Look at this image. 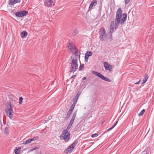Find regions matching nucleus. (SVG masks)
<instances>
[{
    "label": "nucleus",
    "mask_w": 154,
    "mask_h": 154,
    "mask_svg": "<svg viewBox=\"0 0 154 154\" xmlns=\"http://www.w3.org/2000/svg\"><path fill=\"white\" fill-rule=\"evenodd\" d=\"M122 11L121 8H119L116 13V18L115 20V24L117 26H118L119 24L121 25L123 24L126 21L127 17V14H124L123 15V18H122Z\"/></svg>",
    "instance_id": "nucleus-1"
},
{
    "label": "nucleus",
    "mask_w": 154,
    "mask_h": 154,
    "mask_svg": "<svg viewBox=\"0 0 154 154\" xmlns=\"http://www.w3.org/2000/svg\"><path fill=\"white\" fill-rule=\"evenodd\" d=\"M78 66L77 59H73L71 63V66L69 68L70 69L69 72L71 73L75 72L78 69Z\"/></svg>",
    "instance_id": "nucleus-2"
},
{
    "label": "nucleus",
    "mask_w": 154,
    "mask_h": 154,
    "mask_svg": "<svg viewBox=\"0 0 154 154\" xmlns=\"http://www.w3.org/2000/svg\"><path fill=\"white\" fill-rule=\"evenodd\" d=\"M70 133L67 130H64L60 136V138L64 139L66 142H68L70 139Z\"/></svg>",
    "instance_id": "nucleus-3"
},
{
    "label": "nucleus",
    "mask_w": 154,
    "mask_h": 154,
    "mask_svg": "<svg viewBox=\"0 0 154 154\" xmlns=\"http://www.w3.org/2000/svg\"><path fill=\"white\" fill-rule=\"evenodd\" d=\"M99 34V38L101 41H106L107 40L106 32L103 27L100 29Z\"/></svg>",
    "instance_id": "nucleus-4"
},
{
    "label": "nucleus",
    "mask_w": 154,
    "mask_h": 154,
    "mask_svg": "<svg viewBox=\"0 0 154 154\" xmlns=\"http://www.w3.org/2000/svg\"><path fill=\"white\" fill-rule=\"evenodd\" d=\"M5 112L8 116L11 119L13 116L14 111L13 110V107L11 104L7 107Z\"/></svg>",
    "instance_id": "nucleus-5"
},
{
    "label": "nucleus",
    "mask_w": 154,
    "mask_h": 154,
    "mask_svg": "<svg viewBox=\"0 0 154 154\" xmlns=\"http://www.w3.org/2000/svg\"><path fill=\"white\" fill-rule=\"evenodd\" d=\"M92 73L97 75V76L99 77V78L101 79H102L108 82H110L111 80H110L108 78H106V77L104 76L103 75H102L100 73L98 72H97L95 71H93L92 72Z\"/></svg>",
    "instance_id": "nucleus-6"
},
{
    "label": "nucleus",
    "mask_w": 154,
    "mask_h": 154,
    "mask_svg": "<svg viewBox=\"0 0 154 154\" xmlns=\"http://www.w3.org/2000/svg\"><path fill=\"white\" fill-rule=\"evenodd\" d=\"M28 14V12L27 11L23 10L17 12L15 13V15L17 17H22L26 16Z\"/></svg>",
    "instance_id": "nucleus-7"
},
{
    "label": "nucleus",
    "mask_w": 154,
    "mask_h": 154,
    "mask_svg": "<svg viewBox=\"0 0 154 154\" xmlns=\"http://www.w3.org/2000/svg\"><path fill=\"white\" fill-rule=\"evenodd\" d=\"M104 66L106 70H108L110 72L112 71V66L108 63L107 62H105L103 63Z\"/></svg>",
    "instance_id": "nucleus-8"
},
{
    "label": "nucleus",
    "mask_w": 154,
    "mask_h": 154,
    "mask_svg": "<svg viewBox=\"0 0 154 154\" xmlns=\"http://www.w3.org/2000/svg\"><path fill=\"white\" fill-rule=\"evenodd\" d=\"M53 3L52 0H45L44 1L45 5L47 7L51 6Z\"/></svg>",
    "instance_id": "nucleus-9"
},
{
    "label": "nucleus",
    "mask_w": 154,
    "mask_h": 154,
    "mask_svg": "<svg viewBox=\"0 0 154 154\" xmlns=\"http://www.w3.org/2000/svg\"><path fill=\"white\" fill-rule=\"evenodd\" d=\"M36 138L35 137L28 139L26 141H24L23 142V144H26L27 143H30L31 141H35L36 140Z\"/></svg>",
    "instance_id": "nucleus-10"
},
{
    "label": "nucleus",
    "mask_w": 154,
    "mask_h": 154,
    "mask_svg": "<svg viewBox=\"0 0 154 154\" xmlns=\"http://www.w3.org/2000/svg\"><path fill=\"white\" fill-rule=\"evenodd\" d=\"M20 0H9L8 1V4L9 5H12L15 4L20 3Z\"/></svg>",
    "instance_id": "nucleus-11"
},
{
    "label": "nucleus",
    "mask_w": 154,
    "mask_h": 154,
    "mask_svg": "<svg viewBox=\"0 0 154 154\" xmlns=\"http://www.w3.org/2000/svg\"><path fill=\"white\" fill-rule=\"evenodd\" d=\"M69 49L70 50V51L72 52L74 51V50H76V48L74 47V46L71 44H69L68 46Z\"/></svg>",
    "instance_id": "nucleus-12"
},
{
    "label": "nucleus",
    "mask_w": 154,
    "mask_h": 154,
    "mask_svg": "<svg viewBox=\"0 0 154 154\" xmlns=\"http://www.w3.org/2000/svg\"><path fill=\"white\" fill-rule=\"evenodd\" d=\"M97 4V2L96 1H93L90 4L89 8L91 9L93 7L95 6Z\"/></svg>",
    "instance_id": "nucleus-13"
},
{
    "label": "nucleus",
    "mask_w": 154,
    "mask_h": 154,
    "mask_svg": "<svg viewBox=\"0 0 154 154\" xmlns=\"http://www.w3.org/2000/svg\"><path fill=\"white\" fill-rule=\"evenodd\" d=\"M113 23V24L114 23L113 22H112L111 23V24H110V29L109 30V33L110 34H111V37H112V33L114 30V26H112V23Z\"/></svg>",
    "instance_id": "nucleus-14"
},
{
    "label": "nucleus",
    "mask_w": 154,
    "mask_h": 154,
    "mask_svg": "<svg viewBox=\"0 0 154 154\" xmlns=\"http://www.w3.org/2000/svg\"><path fill=\"white\" fill-rule=\"evenodd\" d=\"M73 150L69 146L64 151V153L65 154H68L69 152H71Z\"/></svg>",
    "instance_id": "nucleus-15"
},
{
    "label": "nucleus",
    "mask_w": 154,
    "mask_h": 154,
    "mask_svg": "<svg viewBox=\"0 0 154 154\" xmlns=\"http://www.w3.org/2000/svg\"><path fill=\"white\" fill-rule=\"evenodd\" d=\"M27 32L25 31H23L21 33L20 35L22 38H24L27 36Z\"/></svg>",
    "instance_id": "nucleus-16"
},
{
    "label": "nucleus",
    "mask_w": 154,
    "mask_h": 154,
    "mask_svg": "<svg viewBox=\"0 0 154 154\" xmlns=\"http://www.w3.org/2000/svg\"><path fill=\"white\" fill-rule=\"evenodd\" d=\"M78 142L76 140L74 141L73 143L70 145L69 146L73 150L74 149V147L75 146L76 144Z\"/></svg>",
    "instance_id": "nucleus-17"
},
{
    "label": "nucleus",
    "mask_w": 154,
    "mask_h": 154,
    "mask_svg": "<svg viewBox=\"0 0 154 154\" xmlns=\"http://www.w3.org/2000/svg\"><path fill=\"white\" fill-rule=\"evenodd\" d=\"M148 78V75L146 74H145L144 75V79L143 80V82L142 83V85L145 83L146 82Z\"/></svg>",
    "instance_id": "nucleus-18"
},
{
    "label": "nucleus",
    "mask_w": 154,
    "mask_h": 154,
    "mask_svg": "<svg viewBox=\"0 0 154 154\" xmlns=\"http://www.w3.org/2000/svg\"><path fill=\"white\" fill-rule=\"evenodd\" d=\"M75 55L76 58V59L77 60L80 57V54L79 53L77 49L75 50Z\"/></svg>",
    "instance_id": "nucleus-19"
},
{
    "label": "nucleus",
    "mask_w": 154,
    "mask_h": 154,
    "mask_svg": "<svg viewBox=\"0 0 154 154\" xmlns=\"http://www.w3.org/2000/svg\"><path fill=\"white\" fill-rule=\"evenodd\" d=\"M92 55V53L91 51H88L85 53V56L88 57H89L91 56Z\"/></svg>",
    "instance_id": "nucleus-20"
},
{
    "label": "nucleus",
    "mask_w": 154,
    "mask_h": 154,
    "mask_svg": "<svg viewBox=\"0 0 154 154\" xmlns=\"http://www.w3.org/2000/svg\"><path fill=\"white\" fill-rule=\"evenodd\" d=\"M73 124V123H72V122H70L69 123L68 126H67L66 130H67L68 131V130H69V129L72 126Z\"/></svg>",
    "instance_id": "nucleus-21"
},
{
    "label": "nucleus",
    "mask_w": 154,
    "mask_h": 154,
    "mask_svg": "<svg viewBox=\"0 0 154 154\" xmlns=\"http://www.w3.org/2000/svg\"><path fill=\"white\" fill-rule=\"evenodd\" d=\"M20 148L17 149L16 148L14 150V152L16 154H18L20 153Z\"/></svg>",
    "instance_id": "nucleus-22"
},
{
    "label": "nucleus",
    "mask_w": 154,
    "mask_h": 154,
    "mask_svg": "<svg viewBox=\"0 0 154 154\" xmlns=\"http://www.w3.org/2000/svg\"><path fill=\"white\" fill-rule=\"evenodd\" d=\"M145 111V110L144 109H142L138 114V116H142L144 113Z\"/></svg>",
    "instance_id": "nucleus-23"
},
{
    "label": "nucleus",
    "mask_w": 154,
    "mask_h": 154,
    "mask_svg": "<svg viewBox=\"0 0 154 154\" xmlns=\"http://www.w3.org/2000/svg\"><path fill=\"white\" fill-rule=\"evenodd\" d=\"M84 64H81L79 66V71H81L82 70V68H84Z\"/></svg>",
    "instance_id": "nucleus-24"
},
{
    "label": "nucleus",
    "mask_w": 154,
    "mask_h": 154,
    "mask_svg": "<svg viewBox=\"0 0 154 154\" xmlns=\"http://www.w3.org/2000/svg\"><path fill=\"white\" fill-rule=\"evenodd\" d=\"M23 98L21 97L19 98V103L20 104H22L23 101Z\"/></svg>",
    "instance_id": "nucleus-25"
},
{
    "label": "nucleus",
    "mask_w": 154,
    "mask_h": 154,
    "mask_svg": "<svg viewBox=\"0 0 154 154\" xmlns=\"http://www.w3.org/2000/svg\"><path fill=\"white\" fill-rule=\"evenodd\" d=\"M98 134H97V133H95V134H92L91 135V137L92 138H94V137H97L98 136Z\"/></svg>",
    "instance_id": "nucleus-26"
},
{
    "label": "nucleus",
    "mask_w": 154,
    "mask_h": 154,
    "mask_svg": "<svg viewBox=\"0 0 154 154\" xmlns=\"http://www.w3.org/2000/svg\"><path fill=\"white\" fill-rule=\"evenodd\" d=\"M81 93L80 91H78L77 94L75 96V99H76V98H78Z\"/></svg>",
    "instance_id": "nucleus-27"
},
{
    "label": "nucleus",
    "mask_w": 154,
    "mask_h": 154,
    "mask_svg": "<svg viewBox=\"0 0 154 154\" xmlns=\"http://www.w3.org/2000/svg\"><path fill=\"white\" fill-rule=\"evenodd\" d=\"M38 149V147H35L33 148H32V149H31L30 150H29V151L31 152V151H34L35 149Z\"/></svg>",
    "instance_id": "nucleus-28"
},
{
    "label": "nucleus",
    "mask_w": 154,
    "mask_h": 154,
    "mask_svg": "<svg viewBox=\"0 0 154 154\" xmlns=\"http://www.w3.org/2000/svg\"><path fill=\"white\" fill-rule=\"evenodd\" d=\"M78 33V31L77 30V29H75L74 30L73 33V35H75L77 34Z\"/></svg>",
    "instance_id": "nucleus-29"
},
{
    "label": "nucleus",
    "mask_w": 154,
    "mask_h": 154,
    "mask_svg": "<svg viewBox=\"0 0 154 154\" xmlns=\"http://www.w3.org/2000/svg\"><path fill=\"white\" fill-rule=\"evenodd\" d=\"M72 112L70 110H69L68 111V112H67V115L69 117L70 116Z\"/></svg>",
    "instance_id": "nucleus-30"
},
{
    "label": "nucleus",
    "mask_w": 154,
    "mask_h": 154,
    "mask_svg": "<svg viewBox=\"0 0 154 154\" xmlns=\"http://www.w3.org/2000/svg\"><path fill=\"white\" fill-rule=\"evenodd\" d=\"M76 114H77V112L76 111L74 112L72 116L73 117L75 118V117H76Z\"/></svg>",
    "instance_id": "nucleus-31"
},
{
    "label": "nucleus",
    "mask_w": 154,
    "mask_h": 154,
    "mask_svg": "<svg viewBox=\"0 0 154 154\" xmlns=\"http://www.w3.org/2000/svg\"><path fill=\"white\" fill-rule=\"evenodd\" d=\"M74 107L73 106L71 105L70 107V109L69 110H70V111L72 112L73 109H74Z\"/></svg>",
    "instance_id": "nucleus-32"
},
{
    "label": "nucleus",
    "mask_w": 154,
    "mask_h": 154,
    "mask_svg": "<svg viewBox=\"0 0 154 154\" xmlns=\"http://www.w3.org/2000/svg\"><path fill=\"white\" fill-rule=\"evenodd\" d=\"M5 134H8V129L7 128H6L5 131Z\"/></svg>",
    "instance_id": "nucleus-33"
},
{
    "label": "nucleus",
    "mask_w": 154,
    "mask_h": 154,
    "mask_svg": "<svg viewBox=\"0 0 154 154\" xmlns=\"http://www.w3.org/2000/svg\"><path fill=\"white\" fill-rule=\"evenodd\" d=\"M125 5H127L129 3L130 0H124Z\"/></svg>",
    "instance_id": "nucleus-34"
},
{
    "label": "nucleus",
    "mask_w": 154,
    "mask_h": 154,
    "mask_svg": "<svg viewBox=\"0 0 154 154\" xmlns=\"http://www.w3.org/2000/svg\"><path fill=\"white\" fill-rule=\"evenodd\" d=\"M114 127L112 126V127H111L110 128H109V129H108L107 131V132H108V131H111V130H112V129H113L114 128Z\"/></svg>",
    "instance_id": "nucleus-35"
},
{
    "label": "nucleus",
    "mask_w": 154,
    "mask_h": 154,
    "mask_svg": "<svg viewBox=\"0 0 154 154\" xmlns=\"http://www.w3.org/2000/svg\"><path fill=\"white\" fill-rule=\"evenodd\" d=\"M75 118L73 117L72 116V119L71 120L70 122L73 123L74 121L75 120Z\"/></svg>",
    "instance_id": "nucleus-36"
},
{
    "label": "nucleus",
    "mask_w": 154,
    "mask_h": 154,
    "mask_svg": "<svg viewBox=\"0 0 154 154\" xmlns=\"http://www.w3.org/2000/svg\"><path fill=\"white\" fill-rule=\"evenodd\" d=\"M85 61L86 62H87L88 57H87L85 56Z\"/></svg>",
    "instance_id": "nucleus-37"
},
{
    "label": "nucleus",
    "mask_w": 154,
    "mask_h": 154,
    "mask_svg": "<svg viewBox=\"0 0 154 154\" xmlns=\"http://www.w3.org/2000/svg\"><path fill=\"white\" fill-rule=\"evenodd\" d=\"M76 104V102H73V103L72 104V106H73L75 107Z\"/></svg>",
    "instance_id": "nucleus-38"
},
{
    "label": "nucleus",
    "mask_w": 154,
    "mask_h": 154,
    "mask_svg": "<svg viewBox=\"0 0 154 154\" xmlns=\"http://www.w3.org/2000/svg\"><path fill=\"white\" fill-rule=\"evenodd\" d=\"M118 122V121H117L116 122L115 124H114V125H113L112 126L114 127V128L115 127V126L117 124V123Z\"/></svg>",
    "instance_id": "nucleus-39"
},
{
    "label": "nucleus",
    "mask_w": 154,
    "mask_h": 154,
    "mask_svg": "<svg viewBox=\"0 0 154 154\" xmlns=\"http://www.w3.org/2000/svg\"><path fill=\"white\" fill-rule=\"evenodd\" d=\"M140 80L139 81H138L137 82H136L135 83V85H137V84H139L140 83Z\"/></svg>",
    "instance_id": "nucleus-40"
},
{
    "label": "nucleus",
    "mask_w": 154,
    "mask_h": 154,
    "mask_svg": "<svg viewBox=\"0 0 154 154\" xmlns=\"http://www.w3.org/2000/svg\"><path fill=\"white\" fill-rule=\"evenodd\" d=\"M78 98H76V99L75 98L73 102H76V103L77 102V100H78Z\"/></svg>",
    "instance_id": "nucleus-41"
},
{
    "label": "nucleus",
    "mask_w": 154,
    "mask_h": 154,
    "mask_svg": "<svg viewBox=\"0 0 154 154\" xmlns=\"http://www.w3.org/2000/svg\"><path fill=\"white\" fill-rule=\"evenodd\" d=\"M52 118V116H49L48 117V120H50Z\"/></svg>",
    "instance_id": "nucleus-42"
},
{
    "label": "nucleus",
    "mask_w": 154,
    "mask_h": 154,
    "mask_svg": "<svg viewBox=\"0 0 154 154\" xmlns=\"http://www.w3.org/2000/svg\"><path fill=\"white\" fill-rule=\"evenodd\" d=\"M76 76V75H73L72 76H71V77L70 78V79H71V78H72L73 77H75Z\"/></svg>",
    "instance_id": "nucleus-43"
},
{
    "label": "nucleus",
    "mask_w": 154,
    "mask_h": 154,
    "mask_svg": "<svg viewBox=\"0 0 154 154\" xmlns=\"http://www.w3.org/2000/svg\"><path fill=\"white\" fill-rule=\"evenodd\" d=\"M86 79V78L85 77H83V78H82V80H85Z\"/></svg>",
    "instance_id": "nucleus-44"
},
{
    "label": "nucleus",
    "mask_w": 154,
    "mask_h": 154,
    "mask_svg": "<svg viewBox=\"0 0 154 154\" xmlns=\"http://www.w3.org/2000/svg\"><path fill=\"white\" fill-rule=\"evenodd\" d=\"M110 35H111V34H110ZM112 37L111 38V35H110V37H109V39H112Z\"/></svg>",
    "instance_id": "nucleus-45"
},
{
    "label": "nucleus",
    "mask_w": 154,
    "mask_h": 154,
    "mask_svg": "<svg viewBox=\"0 0 154 154\" xmlns=\"http://www.w3.org/2000/svg\"><path fill=\"white\" fill-rule=\"evenodd\" d=\"M45 121H46V120H45ZM48 121V120H47V121H47H47Z\"/></svg>",
    "instance_id": "nucleus-46"
}]
</instances>
